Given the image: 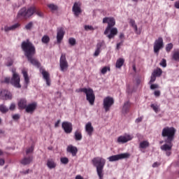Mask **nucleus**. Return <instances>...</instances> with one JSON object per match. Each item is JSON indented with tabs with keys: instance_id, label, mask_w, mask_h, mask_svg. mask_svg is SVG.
I'll list each match as a JSON object with an SVG mask.
<instances>
[{
	"instance_id": "1",
	"label": "nucleus",
	"mask_w": 179,
	"mask_h": 179,
	"mask_svg": "<svg viewBox=\"0 0 179 179\" xmlns=\"http://www.w3.org/2000/svg\"><path fill=\"white\" fill-rule=\"evenodd\" d=\"M103 23H107L108 26L103 32V34L107 35L108 38L111 40L114 38V36L118 34V29L117 28H113L115 26V19L112 17H106L103 19Z\"/></svg>"
},
{
	"instance_id": "2",
	"label": "nucleus",
	"mask_w": 179,
	"mask_h": 179,
	"mask_svg": "<svg viewBox=\"0 0 179 179\" xmlns=\"http://www.w3.org/2000/svg\"><path fill=\"white\" fill-rule=\"evenodd\" d=\"M92 163L94 167H96V173L99 179H103V177H104L103 169L106 165V159L102 157H97L92 159Z\"/></svg>"
},
{
	"instance_id": "3",
	"label": "nucleus",
	"mask_w": 179,
	"mask_h": 179,
	"mask_svg": "<svg viewBox=\"0 0 179 179\" xmlns=\"http://www.w3.org/2000/svg\"><path fill=\"white\" fill-rule=\"evenodd\" d=\"M21 47L24 52L25 57H34L36 55V47L30 41L27 40L22 43Z\"/></svg>"
},
{
	"instance_id": "4",
	"label": "nucleus",
	"mask_w": 179,
	"mask_h": 179,
	"mask_svg": "<svg viewBox=\"0 0 179 179\" xmlns=\"http://www.w3.org/2000/svg\"><path fill=\"white\" fill-rule=\"evenodd\" d=\"M174 135H176V129L174 127H166L163 129L162 136L164 138L167 137L165 142H173L174 139Z\"/></svg>"
},
{
	"instance_id": "5",
	"label": "nucleus",
	"mask_w": 179,
	"mask_h": 179,
	"mask_svg": "<svg viewBox=\"0 0 179 179\" xmlns=\"http://www.w3.org/2000/svg\"><path fill=\"white\" fill-rule=\"evenodd\" d=\"M34 12H36V8L34 7H30L28 9L26 8H21L17 14L18 17H23L24 19H29L31 16L34 15Z\"/></svg>"
},
{
	"instance_id": "6",
	"label": "nucleus",
	"mask_w": 179,
	"mask_h": 179,
	"mask_svg": "<svg viewBox=\"0 0 179 179\" xmlns=\"http://www.w3.org/2000/svg\"><path fill=\"white\" fill-rule=\"evenodd\" d=\"M80 92L85 93L87 101H89L91 106H93V104H94V100L96 99L93 90L90 88H82L80 90Z\"/></svg>"
},
{
	"instance_id": "7",
	"label": "nucleus",
	"mask_w": 179,
	"mask_h": 179,
	"mask_svg": "<svg viewBox=\"0 0 179 179\" xmlns=\"http://www.w3.org/2000/svg\"><path fill=\"white\" fill-rule=\"evenodd\" d=\"M114 104V98L106 96L103 99V106L106 113L110 111L111 106Z\"/></svg>"
},
{
	"instance_id": "8",
	"label": "nucleus",
	"mask_w": 179,
	"mask_h": 179,
	"mask_svg": "<svg viewBox=\"0 0 179 179\" xmlns=\"http://www.w3.org/2000/svg\"><path fill=\"white\" fill-rule=\"evenodd\" d=\"M59 66L62 72H65L66 71H68L69 64H68V61H66V55L64 53L62 54L60 57Z\"/></svg>"
},
{
	"instance_id": "9",
	"label": "nucleus",
	"mask_w": 179,
	"mask_h": 179,
	"mask_svg": "<svg viewBox=\"0 0 179 179\" xmlns=\"http://www.w3.org/2000/svg\"><path fill=\"white\" fill-rule=\"evenodd\" d=\"M164 44L163 43V38L159 37L157 40H155L154 43V52L159 55V51L163 48Z\"/></svg>"
},
{
	"instance_id": "10",
	"label": "nucleus",
	"mask_w": 179,
	"mask_h": 179,
	"mask_svg": "<svg viewBox=\"0 0 179 179\" xmlns=\"http://www.w3.org/2000/svg\"><path fill=\"white\" fill-rule=\"evenodd\" d=\"M10 83L15 87H18V89H20V87H22V85H20V77L19 76V74L16 73V72H15V71H13V77L10 80Z\"/></svg>"
},
{
	"instance_id": "11",
	"label": "nucleus",
	"mask_w": 179,
	"mask_h": 179,
	"mask_svg": "<svg viewBox=\"0 0 179 179\" xmlns=\"http://www.w3.org/2000/svg\"><path fill=\"white\" fill-rule=\"evenodd\" d=\"M129 156V153H123L110 156L108 159L109 162H117V160H121V159H128Z\"/></svg>"
},
{
	"instance_id": "12",
	"label": "nucleus",
	"mask_w": 179,
	"mask_h": 179,
	"mask_svg": "<svg viewBox=\"0 0 179 179\" xmlns=\"http://www.w3.org/2000/svg\"><path fill=\"white\" fill-rule=\"evenodd\" d=\"M82 6V3L80 1L75 2L72 10L74 14V16L78 17L80 13H82V8H80Z\"/></svg>"
},
{
	"instance_id": "13",
	"label": "nucleus",
	"mask_w": 179,
	"mask_h": 179,
	"mask_svg": "<svg viewBox=\"0 0 179 179\" xmlns=\"http://www.w3.org/2000/svg\"><path fill=\"white\" fill-rule=\"evenodd\" d=\"M134 137L131 134H124V136H120L117 138V143H127L129 141H132Z\"/></svg>"
},
{
	"instance_id": "14",
	"label": "nucleus",
	"mask_w": 179,
	"mask_h": 179,
	"mask_svg": "<svg viewBox=\"0 0 179 179\" xmlns=\"http://www.w3.org/2000/svg\"><path fill=\"white\" fill-rule=\"evenodd\" d=\"M166 144H164L161 146V150H164L166 152V156H170L171 155V149L173 148V143L171 142H166Z\"/></svg>"
},
{
	"instance_id": "15",
	"label": "nucleus",
	"mask_w": 179,
	"mask_h": 179,
	"mask_svg": "<svg viewBox=\"0 0 179 179\" xmlns=\"http://www.w3.org/2000/svg\"><path fill=\"white\" fill-rule=\"evenodd\" d=\"M0 99H1V100H11L12 94L8 90H2L0 92Z\"/></svg>"
},
{
	"instance_id": "16",
	"label": "nucleus",
	"mask_w": 179,
	"mask_h": 179,
	"mask_svg": "<svg viewBox=\"0 0 179 179\" xmlns=\"http://www.w3.org/2000/svg\"><path fill=\"white\" fill-rule=\"evenodd\" d=\"M62 127L66 134H71V132H72V123L69 122H64L62 124Z\"/></svg>"
},
{
	"instance_id": "17",
	"label": "nucleus",
	"mask_w": 179,
	"mask_h": 179,
	"mask_svg": "<svg viewBox=\"0 0 179 179\" xmlns=\"http://www.w3.org/2000/svg\"><path fill=\"white\" fill-rule=\"evenodd\" d=\"M41 73L44 80H45L47 86H51V79L50 78V73L45 70H42Z\"/></svg>"
},
{
	"instance_id": "18",
	"label": "nucleus",
	"mask_w": 179,
	"mask_h": 179,
	"mask_svg": "<svg viewBox=\"0 0 179 179\" xmlns=\"http://www.w3.org/2000/svg\"><path fill=\"white\" fill-rule=\"evenodd\" d=\"M85 131L89 136H92V135H93V131H94V129L93 128V126H92V122H89L85 125Z\"/></svg>"
},
{
	"instance_id": "19",
	"label": "nucleus",
	"mask_w": 179,
	"mask_h": 179,
	"mask_svg": "<svg viewBox=\"0 0 179 179\" xmlns=\"http://www.w3.org/2000/svg\"><path fill=\"white\" fill-rule=\"evenodd\" d=\"M36 108H37V103H33L27 106V107L25 108V111L31 113L34 112Z\"/></svg>"
},
{
	"instance_id": "20",
	"label": "nucleus",
	"mask_w": 179,
	"mask_h": 179,
	"mask_svg": "<svg viewBox=\"0 0 179 179\" xmlns=\"http://www.w3.org/2000/svg\"><path fill=\"white\" fill-rule=\"evenodd\" d=\"M17 104L20 110H24V108L27 107V101L24 99H22L18 101Z\"/></svg>"
},
{
	"instance_id": "21",
	"label": "nucleus",
	"mask_w": 179,
	"mask_h": 179,
	"mask_svg": "<svg viewBox=\"0 0 179 179\" xmlns=\"http://www.w3.org/2000/svg\"><path fill=\"white\" fill-rule=\"evenodd\" d=\"M67 152L71 153L72 156H76V153H78V148L73 145H69L67 147Z\"/></svg>"
},
{
	"instance_id": "22",
	"label": "nucleus",
	"mask_w": 179,
	"mask_h": 179,
	"mask_svg": "<svg viewBox=\"0 0 179 179\" xmlns=\"http://www.w3.org/2000/svg\"><path fill=\"white\" fill-rule=\"evenodd\" d=\"M65 34L64 33V30L62 29H60L57 31V43H61L62 41V38H64V35Z\"/></svg>"
},
{
	"instance_id": "23",
	"label": "nucleus",
	"mask_w": 179,
	"mask_h": 179,
	"mask_svg": "<svg viewBox=\"0 0 179 179\" xmlns=\"http://www.w3.org/2000/svg\"><path fill=\"white\" fill-rule=\"evenodd\" d=\"M27 58L29 62H30V64H31L32 65H34L38 68L40 66V63L36 59L33 58V56H29V57H27Z\"/></svg>"
},
{
	"instance_id": "24",
	"label": "nucleus",
	"mask_w": 179,
	"mask_h": 179,
	"mask_svg": "<svg viewBox=\"0 0 179 179\" xmlns=\"http://www.w3.org/2000/svg\"><path fill=\"white\" fill-rule=\"evenodd\" d=\"M130 25L133 29H134V31L136 34H141V30H138V26L136 25L135 24V20H130Z\"/></svg>"
},
{
	"instance_id": "25",
	"label": "nucleus",
	"mask_w": 179,
	"mask_h": 179,
	"mask_svg": "<svg viewBox=\"0 0 179 179\" xmlns=\"http://www.w3.org/2000/svg\"><path fill=\"white\" fill-rule=\"evenodd\" d=\"M33 161V157H25L22 159L21 161V164H23L24 166H27V164H30L31 162Z\"/></svg>"
},
{
	"instance_id": "26",
	"label": "nucleus",
	"mask_w": 179,
	"mask_h": 179,
	"mask_svg": "<svg viewBox=\"0 0 179 179\" xmlns=\"http://www.w3.org/2000/svg\"><path fill=\"white\" fill-rule=\"evenodd\" d=\"M47 166L48 167V169H55V167H57V164L55 163V162H54V160L52 159H48L47 162Z\"/></svg>"
},
{
	"instance_id": "27",
	"label": "nucleus",
	"mask_w": 179,
	"mask_h": 179,
	"mask_svg": "<svg viewBox=\"0 0 179 179\" xmlns=\"http://www.w3.org/2000/svg\"><path fill=\"white\" fill-rule=\"evenodd\" d=\"M130 107H131V103L129 101L125 102L124 106H123L122 113L123 114H127V113H128V111H129V108Z\"/></svg>"
},
{
	"instance_id": "28",
	"label": "nucleus",
	"mask_w": 179,
	"mask_h": 179,
	"mask_svg": "<svg viewBox=\"0 0 179 179\" xmlns=\"http://www.w3.org/2000/svg\"><path fill=\"white\" fill-rule=\"evenodd\" d=\"M22 73L23 75L26 85H29L30 82V78H29V75H27V71H26L25 70H22Z\"/></svg>"
},
{
	"instance_id": "29",
	"label": "nucleus",
	"mask_w": 179,
	"mask_h": 179,
	"mask_svg": "<svg viewBox=\"0 0 179 179\" xmlns=\"http://www.w3.org/2000/svg\"><path fill=\"white\" fill-rule=\"evenodd\" d=\"M124 62H125V60L122 58H120L116 62V68H121L122 65H124Z\"/></svg>"
},
{
	"instance_id": "30",
	"label": "nucleus",
	"mask_w": 179,
	"mask_h": 179,
	"mask_svg": "<svg viewBox=\"0 0 179 179\" xmlns=\"http://www.w3.org/2000/svg\"><path fill=\"white\" fill-rule=\"evenodd\" d=\"M74 138L76 141H82V133L79 131H76L74 134Z\"/></svg>"
},
{
	"instance_id": "31",
	"label": "nucleus",
	"mask_w": 179,
	"mask_h": 179,
	"mask_svg": "<svg viewBox=\"0 0 179 179\" xmlns=\"http://www.w3.org/2000/svg\"><path fill=\"white\" fill-rule=\"evenodd\" d=\"M162 73H163V71H162V69L157 68L152 72V74L155 75L156 77L157 76H162Z\"/></svg>"
},
{
	"instance_id": "32",
	"label": "nucleus",
	"mask_w": 179,
	"mask_h": 179,
	"mask_svg": "<svg viewBox=\"0 0 179 179\" xmlns=\"http://www.w3.org/2000/svg\"><path fill=\"white\" fill-rule=\"evenodd\" d=\"M139 146L141 148V149H146V148H148L149 146V142L148 141L141 142Z\"/></svg>"
},
{
	"instance_id": "33",
	"label": "nucleus",
	"mask_w": 179,
	"mask_h": 179,
	"mask_svg": "<svg viewBox=\"0 0 179 179\" xmlns=\"http://www.w3.org/2000/svg\"><path fill=\"white\" fill-rule=\"evenodd\" d=\"M48 7L52 12H55V10H58V6L54 4V3H50L48 5Z\"/></svg>"
},
{
	"instance_id": "34",
	"label": "nucleus",
	"mask_w": 179,
	"mask_h": 179,
	"mask_svg": "<svg viewBox=\"0 0 179 179\" xmlns=\"http://www.w3.org/2000/svg\"><path fill=\"white\" fill-rule=\"evenodd\" d=\"M0 111L2 114H6L9 111V108H8L5 105H0Z\"/></svg>"
},
{
	"instance_id": "35",
	"label": "nucleus",
	"mask_w": 179,
	"mask_h": 179,
	"mask_svg": "<svg viewBox=\"0 0 179 179\" xmlns=\"http://www.w3.org/2000/svg\"><path fill=\"white\" fill-rule=\"evenodd\" d=\"M172 58L174 61H179V50L173 52Z\"/></svg>"
},
{
	"instance_id": "36",
	"label": "nucleus",
	"mask_w": 179,
	"mask_h": 179,
	"mask_svg": "<svg viewBox=\"0 0 179 179\" xmlns=\"http://www.w3.org/2000/svg\"><path fill=\"white\" fill-rule=\"evenodd\" d=\"M20 27V24L16 23L9 27L7 28V30H16V29H19Z\"/></svg>"
},
{
	"instance_id": "37",
	"label": "nucleus",
	"mask_w": 179,
	"mask_h": 179,
	"mask_svg": "<svg viewBox=\"0 0 179 179\" xmlns=\"http://www.w3.org/2000/svg\"><path fill=\"white\" fill-rule=\"evenodd\" d=\"M42 43H43L44 44H48V43H50V37L48 36H43Z\"/></svg>"
},
{
	"instance_id": "38",
	"label": "nucleus",
	"mask_w": 179,
	"mask_h": 179,
	"mask_svg": "<svg viewBox=\"0 0 179 179\" xmlns=\"http://www.w3.org/2000/svg\"><path fill=\"white\" fill-rule=\"evenodd\" d=\"M151 108H152L156 113H159V111H160L159 107L157 104H151Z\"/></svg>"
},
{
	"instance_id": "39",
	"label": "nucleus",
	"mask_w": 179,
	"mask_h": 179,
	"mask_svg": "<svg viewBox=\"0 0 179 179\" xmlns=\"http://www.w3.org/2000/svg\"><path fill=\"white\" fill-rule=\"evenodd\" d=\"M106 45V43H104V41H102L101 42H99L96 45V48L98 50H101V47H104Z\"/></svg>"
},
{
	"instance_id": "40",
	"label": "nucleus",
	"mask_w": 179,
	"mask_h": 179,
	"mask_svg": "<svg viewBox=\"0 0 179 179\" xmlns=\"http://www.w3.org/2000/svg\"><path fill=\"white\" fill-rule=\"evenodd\" d=\"M108 71H110V67L105 66L101 70V73H102V75H106Z\"/></svg>"
},
{
	"instance_id": "41",
	"label": "nucleus",
	"mask_w": 179,
	"mask_h": 179,
	"mask_svg": "<svg viewBox=\"0 0 179 179\" xmlns=\"http://www.w3.org/2000/svg\"><path fill=\"white\" fill-rule=\"evenodd\" d=\"M172 49H173V43H169L166 45V51L167 52H170V51H171Z\"/></svg>"
},
{
	"instance_id": "42",
	"label": "nucleus",
	"mask_w": 179,
	"mask_h": 179,
	"mask_svg": "<svg viewBox=\"0 0 179 179\" xmlns=\"http://www.w3.org/2000/svg\"><path fill=\"white\" fill-rule=\"evenodd\" d=\"M60 161L63 164H68V163H69V159H68L66 157L61 158Z\"/></svg>"
},
{
	"instance_id": "43",
	"label": "nucleus",
	"mask_w": 179,
	"mask_h": 179,
	"mask_svg": "<svg viewBox=\"0 0 179 179\" xmlns=\"http://www.w3.org/2000/svg\"><path fill=\"white\" fill-rule=\"evenodd\" d=\"M31 27H33V22H30L27 25H25V29L27 30H31Z\"/></svg>"
},
{
	"instance_id": "44",
	"label": "nucleus",
	"mask_w": 179,
	"mask_h": 179,
	"mask_svg": "<svg viewBox=\"0 0 179 179\" xmlns=\"http://www.w3.org/2000/svg\"><path fill=\"white\" fill-rule=\"evenodd\" d=\"M69 43L71 45H75V44H76V40L73 38H70L69 39Z\"/></svg>"
},
{
	"instance_id": "45",
	"label": "nucleus",
	"mask_w": 179,
	"mask_h": 179,
	"mask_svg": "<svg viewBox=\"0 0 179 179\" xmlns=\"http://www.w3.org/2000/svg\"><path fill=\"white\" fill-rule=\"evenodd\" d=\"M85 30H86V31H89V30L93 31V30H94V28H93V27H92V25H85Z\"/></svg>"
},
{
	"instance_id": "46",
	"label": "nucleus",
	"mask_w": 179,
	"mask_h": 179,
	"mask_svg": "<svg viewBox=\"0 0 179 179\" xmlns=\"http://www.w3.org/2000/svg\"><path fill=\"white\" fill-rule=\"evenodd\" d=\"M159 65L161 66H163V68H166L167 66V63L165 59H163L162 62L159 63Z\"/></svg>"
},
{
	"instance_id": "47",
	"label": "nucleus",
	"mask_w": 179,
	"mask_h": 179,
	"mask_svg": "<svg viewBox=\"0 0 179 179\" xmlns=\"http://www.w3.org/2000/svg\"><path fill=\"white\" fill-rule=\"evenodd\" d=\"M33 150H34V147L31 146L27 149L26 154L29 155V153H32Z\"/></svg>"
},
{
	"instance_id": "48",
	"label": "nucleus",
	"mask_w": 179,
	"mask_h": 179,
	"mask_svg": "<svg viewBox=\"0 0 179 179\" xmlns=\"http://www.w3.org/2000/svg\"><path fill=\"white\" fill-rule=\"evenodd\" d=\"M100 52H101V50L96 48L94 53V57H99V55H100Z\"/></svg>"
},
{
	"instance_id": "49",
	"label": "nucleus",
	"mask_w": 179,
	"mask_h": 179,
	"mask_svg": "<svg viewBox=\"0 0 179 179\" xmlns=\"http://www.w3.org/2000/svg\"><path fill=\"white\" fill-rule=\"evenodd\" d=\"M150 89L152 90H154V89H159V85H157V84H152L150 85Z\"/></svg>"
},
{
	"instance_id": "50",
	"label": "nucleus",
	"mask_w": 179,
	"mask_h": 179,
	"mask_svg": "<svg viewBox=\"0 0 179 179\" xmlns=\"http://www.w3.org/2000/svg\"><path fill=\"white\" fill-rule=\"evenodd\" d=\"M155 80H156V76L153 75L152 73L151 78H150V83H153V82H155Z\"/></svg>"
},
{
	"instance_id": "51",
	"label": "nucleus",
	"mask_w": 179,
	"mask_h": 179,
	"mask_svg": "<svg viewBox=\"0 0 179 179\" xmlns=\"http://www.w3.org/2000/svg\"><path fill=\"white\" fill-rule=\"evenodd\" d=\"M15 108H16V105L15 103H11L10 106L9 110H10L11 111H13Z\"/></svg>"
},
{
	"instance_id": "52",
	"label": "nucleus",
	"mask_w": 179,
	"mask_h": 179,
	"mask_svg": "<svg viewBox=\"0 0 179 179\" xmlns=\"http://www.w3.org/2000/svg\"><path fill=\"white\" fill-rule=\"evenodd\" d=\"M10 80H11L10 78L6 77L4 78L3 83H10Z\"/></svg>"
},
{
	"instance_id": "53",
	"label": "nucleus",
	"mask_w": 179,
	"mask_h": 179,
	"mask_svg": "<svg viewBox=\"0 0 179 179\" xmlns=\"http://www.w3.org/2000/svg\"><path fill=\"white\" fill-rule=\"evenodd\" d=\"M20 118V115L16 114L13 115V119H14L15 121L19 120Z\"/></svg>"
},
{
	"instance_id": "54",
	"label": "nucleus",
	"mask_w": 179,
	"mask_h": 179,
	"mask_svg": "<svg viewBox=\"0 0 179 179\" xmlns=\"http://www.w3.org/2000/svg\"><path fill=\"white\" fill-rule=\"evenodd\" d=\"M159 166H160V163H159V162H155V163L152 164V167H153V168L159 167Z\"/></svg>"
},
{
	"instance_id": "55",
	"label": "nucleus",
	"mask_w": 179,
	"mask_h": 179,
	"mask_svg": "<svg viewBox=\"0 0 179 179\" xmlns=\"http://www.w3.org/2000/svg\"><path fill=\"white\" fill-rule=\"evenodd\" d=\"M36 15H37L38 16H39V17H43V13H41V12H40V11H37V12H36Z\"/></svg>"
},
{
	"instance_id": "56",
	"label": "nucleus",
	"mask_w": 179,
	"mask_h": 179,
	"mask_svg": "<svg viewBox=\"0 0 179 179\" xmlns=\"http://www.w3.org/2000/svg\"><path fill=\"white\" fill-rule=\"evenodd\" d=\"M155 96H156L157 97H159V96H160V91H155L154 93Z\"/></svg>"
},
{
	"instance_id": "57",
	"label": "nucleus",
	"mask_w": 179,
	"mask_h": 179,
	"mask_svg": "<svg viewBox=\"0 0 179 179\" xmlns=\"http://www.w3.org/2000/svg\"><path fill=\"white\" fill-rule=\"evenodd\" d=\"M174 6L175 8H176V9H179V2L178 1L175 2Z\"/></svg>"
},
{
	"instance_id": "58",
	"label": "nucleus",
	"mask_w": 179,
	"mask_h": 179,
	"mask_svg": "<svg viewBox=\"0 0 179 179\" xmlns=\"http://www.w3.org/2000/svg\"><path fill=\"white\" fill-rule=\"evenodd\" d=\"M5 164V160L0 159V166H3Z\"/></svg>"
},
{
	"instance_id": "59",
	"label": "nucleus",
	"mask_w": 179,
	"mask_h": 179,
	"mask_svg": "<svg viewBox=\"0 0 179 179\" xmlns=\"http://www.w3.org/2000/svg\"><path fill=\"white\" fill-rule=\"evenodd\" d=\"M121 45H122V41L117 44V49L120 50V47H121Z\"/></svg>"
},
{
	"instance_id": "60",
	"label": "nucleus",
	"mask_w": 179,
	"mask_h": 179,
	"mask_svg": "<svg viewBox=\"0 0 179 179\" xmlns=\"http://www.w3.org/2000/svg\"><path fill=\"white\" fill-rule=\"evenodd\" d=\"M7 66H12V65H13V62H10L8 63H7Z\"/></svg>"
},
{
	"instance_id": "61",
	"label": "nucleus",
	"mask_w": 179,
	"mask_h": 179,
	"mask_svg": "<svg viewBox=\"0 0 179 179\" xmlns=\"http://www.w3.org/2000/svg\"><path fill=\"white\" fill-rule=\"evenodd\" d=\"M142 121V117H138L136 120V122H141Z\"/></svg>"
},
{
	"instance_id": "62",
	"label": "nucleus",
	"mask_w": 179,
	"mask_h": 179,
	"mask_svg": "<svg viewBox=\"0 0 179 179\" xmlns=\"http://www.w3.org/2000/svg\"><path fill=\"white\" fill-rule=\"evenodd\" d=\"M76 179H83V178L82 176H80V175H78V176H76Z\"/></svg>"
},
{
	"instance_id": "63",
	"label": "nucleus",
	"mask_w": 179,
	"mask_h": 179,
	"mask_svg": "<svg viewBox=\"0 0 179 179\" xmlns=\"http://www.w3.org/2000/svg\"><path fill=\"white\" fill-rule=\"evenodd\" d=\"M124 34L121 33L120 34V38H124Z\"/></svg>"
},
{
	"instance_id": "64",
	"label": "nucleus",
	"mask_w": 179,
	"mask_h": 179,
	"mask_svg": "<svg viewBox=\"0 0 179 179\" xmlns=\"http://www.w3.org/2000/svg\"><path fill=\"white\" fill-rule=\"evenodd\" d=\"M29 171H30V170L27 169V171H24L23 173L24 174H29Z\"/></svg>"
}]
</instances>
